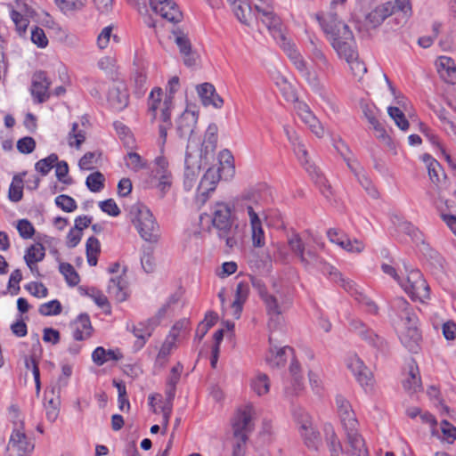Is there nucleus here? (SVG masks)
<instances>
[{
	"label": "nucleus",
	"mask_w": 456,
	"mask_h": 456,
	"mask_svg": "<svg viewBox=\"0 0 456 456\" xmlns=\"http://www.w3.org/2000/svg\"><path fill=\"white\" fill-rule=\"evenodd\" d=\"M249 281H241L237 284L236 291H235V299L232 304V308L233 310V316L236 319L240 317L243 305L247 301L249 295V282L252 287L256 289L259 297L265 304V310L267 314L270 316V323L269 325H276L279 322L280 316L290 305V298L287 294V291L284 288L278 285L276 282H273V293H269L265 282L262 279L249 275Z\"/></svg>",
	"instance_id": "nucleus-1"
},
{
	"label": "nucleus",
	"mask_w": 456,
	"mask_h": 456,
	"mask_svg": "<svg viewBox=\"0 0 456 456\" xmlns=\"http://www.w3.org/2000/svg\"><path fill=\"white\" fill-rule=\"evenodd\" d=\"M211 224L220 240L225 241L229 248L237 246L240 232L239 224H235L232 207L226 202L216 201L211 208Z\"/></svg>",
	"instance_id": "nucleus-2"
},
{
	"label": "nucleus",
	"mask_w": 456,
	"mask_h": 456,
	"mask_svg": "<svg viewBox=\"0 0 456 456\" xmlns=\"http://www.w3.org/2000/svg\"><path fill=\"white\" fill-rule=\"evenodd\" d=\"M288 244L305 269H315L324 274L331 271V265L317 253L316 248L306 245L298 233L294 232L289 237Z\"/></svg>",
	"instance_id": "nucleus-3"
},
{
	"label": "nucleus",
	"mask_w": 456,
	"mask_h": 456,
	"mask_svg": "<svg viewBox=\"0 0 456 456\" xmlns=\"http://www.w3.org/2000/svg\"><path fill=\"white\" fill-rule=\"evenodd\" d=\"M411 13L410 0H395L376 7L366 16V21L370 27L376 28L390 15H395L400 23H405Z\"/></svg>",
	"instance_id": "nucleus-4"
},
{
	"label": "nucleus",
	"mask_w": 456,
	"mask_h": 456,
	"mask_svg": "<svg viewBox=\"0 0 456 456\" xmlns=\"http://www.w3.org/2000/svg\"><path fill=\"white\" fill-rule=\"evenodd\" d=\"M253 406L247 405L243 410L238 411L232 419V428L235 443L232 446V456H244L245 446L248 434L253 430L252 420Z\"/></svg>",
	"instance_id": "nucleus-5"
},
{
	"label": "nucleus",
	"mask_w": 456,
	"mask_h": 456,
	"mask_svg": "<svg viewBox=\"0 0 456 456\" xmlns=\"http://www.w3.org/2000/svg\"><path fill=\"white\" fill-rule=\"evenodd\" d=\"M9 411L12 414L13 423L8 444V450L11 452L9 456H29L34 450V444L28 439L23 430L24 423L19 419V409L16 405H11Z\"/></svg>",
	"instance_id": "nucleus-6"
},
{
	"label": "nucleus",
	"mask_w": 456,
	"mask_h": 456,
	"mask_svg": "<svg viewBox=\"0 0 456 456\" xmlns=\"http://www.w3.org/2000/svg\"><path fill=\"white\" fill-rule=\"evenodd\" d=\"M236 204L240 211L247 212L249 220L266 217L265 209V194L256 188L245 190L236 199Z\"/></svg>",
	"instance_id": "nucleus-7"
},
{
	"label": "nucleus",
	"mask_w": 456,
	"mask_h": 456,
	"mask_svg": "<svg viewBox=\"0 0 456 456\" xmlns=\"http://www.w3.org/2000/svg\"><path fill=\"white\" fill-rule=\"evenodd\" d=\"M331 45L340 58L355 65L357 69L362 68V71L366 72L363 64L357 61L358 54L354 49V37L349 27H343L342 34L331 40Z\"/></svg>",
	"instance_id": "nucleus-8"
},
{
	"label": "nucleus",
	"mask_w": 456,
	"mask_h": 456,
	"mask_svg": "<svg viewBox=\"0 0 456 456\" xmlns=\"http://www.w3.org/2000/svg\"><path fill=\"white\" fill-rule=\"evenodd\" d=\"M141 237L149 242H156L159 238V225L151 212L145 206L136 208V216L132 220Z\"/></svg>",
	"instance_id": "nucleus-9"
},
{
	"label": "nucleus",
	"mask_w": 456,
	"mask_h": 456,
	"mask_svg": "<svg viewBox=\"0 0 456 456\" xmlns=\"http://www.w3.org/2000/svg\"><path fill=\"white\" fill-rule=\"evenodd\" d=\"M298 425V431L305 446L315 452L319 451L322 444L320 432L314 427L311 417L307 412L298 411L295 413Z\"/></svg>",
	"instance_id": "nucleus-10"
},
{
	"label": "nucleus",
	"mask_w": 456,
	"mask_h": 456,
	"mask_svg": "<svg viewBox=\"0 0 456 456\" xmlns=\"http://www.w3.org/2000/svg\"><path fill=\"white\" fill-rule=\"evenodd\" d=\"M293 149L301 164L305 167L306 171L314 180V183L320 187L322 193L326 198H329L330 194H331L330 185L328 184V181L321 173L319 168L309 163L308 153L305 145L299 141L293 145Z\"/></svg>",
	"instance_id": "nucleus-11"
},
{
	"label": "nucleus",
	"mask_w": 456,
	"mask_h": 456,
	"mask_svg": "<svg viewBox=\"0 0 456 456\" xmlns=\"http://www.w3.org/2000/svg\"><path fill=\"white\" fill-rule=\"evenodd\" d=\"M288 55L289 58L291 60L292 63L294 64V66L296 67V69L300 72V74L306 80L309 86H311L314 89L316 90L322 88L321 79L317 73L309 69L306 61L297 50H289Z\"/></svg>",
	"instance_id": "nucleus-12"
},
{
	"label": "nucleus",
	"mask_w": 456,
	"mask_h": 456,
	"mask_svg": "<svg viewBox=\"0 0 456 456\" xmlns=\"http://www.w3.org/2000/svg\"><path fill=\"white\" fill-rule=\"evenodd\" d=\"M151 8L167 20L178 23L183 19V13L173 0H150Z\"/></svg>",
	"instance_id": "nucleus-13"
},
{
	"label": "nucleus",
	"mask_w": 456,
	"mask_h": 456,
	"mask_svg": "<svg viewBox=\"0 0 456 456\" xmlns=\"http://www.w3.org/2000/svg\"><path fill=\"white\" fill-rule=\"evenodd\" d=\"M315 18L323 32L327 36H330V40H333L334 37H338L342 34L343 27H348V25L338 19L337 13L332 12L328 13H316Z\"/></svg>",
	"instance_id": "nucleus-14"
},
{
	"label": "nucleus",
	"mask_w": 456,
	"mask_h": 456,
	"mask_svg": "<svg viewBox=\"0 0 456 456\" xmlns=\"http://www.w3.org/2000/svg\"><path fill=\"white\" fill-rule=\"evenodd\" d=\"M346 438V448L344 453L348 456H369V451L366 444L361 434L358 432L357 428L351 429H344Z\"/></svg>",
	"instance_id": "nucleus-15"
},
{
	"label": "nucleus",
	"mask_w": 456,
	"mask_h": 456,
	"mask_svg": "<svg viewBox=\"0 0 456 456\" xmlns=\"http://www.w3.org/2000/svg\"><path fill=\"white\" fill-rule=\"evenodd\" d=\"M335 403L343 429L352 430V428H357L359 422L350 402L342 395H338L335 398Z\"/></svg>",
	"instance_id": "nucleus-16"
},
{
	"label": "nucleus",
	"mask_w": 456,
	"mask_h": 456,
	"mask_svg": "<svg viewBox=\"0 0 456 456\" xmlns=\"http://www.w3.org/2000/svg\"><path fill=\"white\" fill-rule=\"evenodd\" d=\"M158 323L159 322L155 318H151L146 322H139L137 325L132 324L131 327L127 325V330H130L137 338L134 344L135 351H138L144 346Z\"/></svg>",
	"instance_id": "nucleus-17"
},
{
	"label": "nucleus",
	"mask_w": 456,
	"mask_h": 456,
	"mask_svg": "<svg viewBox=\"0 0 456 456\" xmlns=\"http://www.w3.org/2000/svg\"><path fill=\"white\" fill-rule=\"evenodd\" d=\"M308 51L309 58L321 72L328 74L333 71V66L326 57L322 45L317 39L312 37L309 39Z\"/></svg>",
	"instance_id": "nucleus-18"
},
{
	"label": "nucleus",
	"mask_w": 456,
	"mask_h": 456,
	"mask_svg": "<svg viewBox=\"0 0 456 456\" xmlns=\"http://www.w3.org/2000/svg\"><path fill=\"white\" fill-rule=\"evenodd\" d=\"M173 35L175 37V43L183 57L184 65L187 67L196 65L197 54L192 52L191 44L187 35L179 28L173 30Z\"/></svg>",
	"instance_id": "nucleus-19"
},
{
	"label": "nucleus",
	"mask_w": 456,
	"mask_h": 456,
	"mask_svg": "<svg viewBox=\"0 0 456 456\" xmlns=\"http://www.w3.org/2000/svg\"><path fill=\"white\" fill-rule=\"evenodd\" d=\"M108 101L110 106L118 111L123 110L129 102V94L126 84L123 81H118L110 89Z\"/></svg>",
	"instance_id": "nucleus-20"
},
{
	"label": "nucleus",
	"mask_w": 456,
	"mask_h": 456,
	"mask_svg": "<svg viewBox=\"0 0 456 456\" xmlns=\"http://www.w3.org/2000/svg\"><path fill=\"white\" fill-rule=\"evenodd\" d=\"M391 307L398 317L404 321L405 327L418 325L419 319L415 309L403 297L395 298Z\"/></svg>",
	"instance_id": "nucleus-21"
},
{
	"label": "nucleus",
	"mask_w": 456,
	"mask_h": 456,
	"mask_svg": "<svg viewBox=\"0 0 456 456\" xmlns=\"http://www.w3.org/2000/svg\"><path fill=\"white\" fill-rule=\"evenodd\" d=\"M51 85L46 73L39 70L34 73L32 78L31 94L37 102L43 103L49 98L48 89Z\"/></svg>",
	"instance_id": "nucleus-22"
},
{
	"label": "nucleus",
	"mask_w": 456,
	"mask_h": 456,
	"mask_svg": "<svg viewBox=\"0 0 456 456\" xmlns=\"http://www.w3.org/2000/svg\"><path fill=\"white\" fill-rule=\"evenodd\" d=\"M217 126L214 123L208 126L200 150V159L205 162L214 159V152L217 144Z\"/></svg>",
	"instance_id": "nucleus-23"
},
{
	"label": "nucleus",
	"mask_w": 456,
	"mask_h": 456,
	"mask_svg": "<svg viewBox=\"0 0 456 456\" xmlns=\"http://www.w3.org/2000/svg\"><path fill=\"white\" fill-rule=\"evenodd\" d=\"M198 121L195 111L185 110L176 121V132L180 138H190Z\"/></svg>",
	"instance_id": "nucleus-24"
},
{
	"label": "nucleus",
	"mask_w": 456,
	"mask_h": 456,
	"mask_svg": "<svg viewBox=\"0 0 456 456\" xmlns=\"http://www.w3.org/2000/svg\"><path fill=\"white\" fill-rule=\"evenodd\" d=\"M126 267L123 269L121 275L111 278L109 281L107 292L110 297H113L117 302H123L127 298V281L125 277Z\"/></svg>",
	"instance_id": "nucleus-25"
},
{
	"label": "nucleus",
	"mask_w": 456,
	"mask_h": 456,
	"mask_svg": "<svg viewBox=\"0 0 456 456\" xmlns=\"http://www.w3.org/2000/svg\"><path fill=\"white\" fill-rule=\"evenodd\" d=\"M347 367L352 370L362 387L371 385L372 374L359 357L354 355L349 358Z\"/></svg>",
	"instance_id": "nucleus-26"
},
{
	"label": "nucleus",
	"mask_w": 456,
	"mask_h": 456,
	"mask_svg": "<svg viewBox=\"0 0 456 456\" xmlns=\"http://www.w3.org/2000/svg\"><path fill=\"white\" fill-rule=\"evenodd\" d=\"M400 340L403 346L411 353H417L419 349V342L421 340V334L418 325L406 326L401 331L399 336Z\"/></svg>",
	"instance_id": "nucleus-27"
},
{
	"label": "nucleus",
	"mask_w": 456,
	"mask_h": 456,
	"mask_svg": "<svg viewBox=\"0 0 456 456\" xmlns=\"http://www.w3.org/2000/svg\"><path fill=\"white\" fill-rule=\"evenodd\" d=\"M323 432L325 436V443L329 449L330 456H340L344 453V448L340 439L336 434L334 428L331 424H325L323 427Z\"/></svg>",
	"instance_id": "nucleus-28"
},
{
	"label": "nucleus",
	"mask_w": 456,
	"mask_h": 456,
	"mask_svg": "<svg viewBox=\"0 0 456 456\" xmlns=\"http://www.w3.org/2000/svg\"><path fill=\"white\" fill-rule=\"evenodd\" d=\"M338 235L339 231L334 228L329 229L327 232V236L332 243L339 245L342 248L346 249L348 252L360 253L364 249V244L362 243V241L354 240V243H355V246H353L352 240L348 239L347 236H346L344 239H335V236Z\"/></svg>",
	"instance_id": "nucleus-29"
},
{
	"label": "nucleus",
	"mask_w": 456,
	"mask_h": 456,
	"mask_svg": "<svg viewBox=\"0 0 456 456\" xmlns=\"http://www.w3.org/2000/svg\"><path fill=\"white\" fill-rule=\"evenodd\" d=\"M75 325L76 328L73 332L75 340L82 341L91 337L93 327L87 314H79L75 322Z\"/></svg>",
	"instance_id": "nucleus-30"
},
{
	"label": "nucleus",
	"mask_w": 456,
	"mask_h": 456,
	"mask_svg": "<svg viewBox=\"0 0 456 456\" xmlns=\"http://www.w3.org/2000/svg\"><path fill=\"white\" fill-rule=\"evenodd\" d=\"M359 324V336L378 351L385 352L387 348L386 340L373 330L367 329L362 322Z\"/></svg>",
	"instance_id": "nucleus-31"
},
{
	"label": "nucleus",
	"mask_w": 456,
	"mask_h": 456,
	"mask_svg": "<svg viewBox=\"0 0 456 456\" xmlns=\"http://www.w3.org/2000/svg\"><path fill=\"white\" fill-rule=\"evenodd\" d=\"M294 349L290 346H283L274 352L273 348L270 349L266 355V362L273 368H280L285 365L288 355H293Z\"/></svg>",
	"instance_id": "nucleus-32"
},
{
	"label": "nucleus",
	"mask_w": 456,
	"mask_h": 456,
	"mask_svg": "<svg viewBox=\"0 0 456 456\" xmlns=\"http://www.w3.org/2000/svg\"><path fill=\"white\" fill-rule=\"evenodd\" d=\"M122 358L123 354L119 350H106L102 346L96 347L92 354L93 362L98 366H102L110 360L118 361Z\"/></svg>",
	"instance_id": "nucleus-33"
},
{
	"label": "nucleus",
	"mask_w": 456,
	"mask_h": 456,
	"mask_svg": "<svg viewBox=\"0 0 456 456\" xmlns=\"http://www.w3.org/2000/svg\"><path fill=\"white\" fill-rule=\"evenodd\" d=\"M27 175V172H21L15 175L12 177V181L9 187L8 199L12 202H19L23 197L24 181L23 177Z\"/></svg>",
	"instance_id": "nucleus-34"
},
{
	"label": "nucleus",
	"mask_w": 456,
	"mask_h": 456,
	"mask_svg": "<svg viewBox=\"0 0 456 456\" xmlns=\"http://www.w3.org/2000/svg\"><path fill=\"white\" fill-rule=\"evenodd\" d=\"M53 395L54 388H52L50 391L45 392V415L47 419L50 420L51 422L55 421L59 415L60 399L59 396L54 398Z\"/></svg>",
	"instance_id": "nucleus-35"
},
{
	"label": "nucleus",
	"mask_w": 456,
	"mask_h": 456,
	"mask_svg": "<svg viewBox=\"0 0 456 456\" xmlns=\"http://www.w3.org/2000/svg\"><path fill=\"white\" fill-rule=\"evenodd\" d=\"M403 289L413 300L423 301L429 297V286L425 280L415 285H403Z\"/></svg>",
	"instance_id": "nucleus-36"
},
{
	"label": "nucleus",
	"mask_w": 456,
	"mask_h": 456,
	"mask_svg": "<svg viewBox=\"0 0 456 456\" xmlns=\"http://www.w3.org/2000/svg\"><path fill=\"white\" fill-rule=\"evenodd\" d=\"M403 388L410 393H415L420 389L421 380L418 366L414 364L409 366L408 378L403 380Z\"/></svg>",
	"instance_id": "nucleus-37"
},
{
	"label": "nucleus",
	"mask_w": 456,
	"mask_h": 456,
	"mask_svg": "<svg viewBox=\"0 0 456 456\" xmlns=\"http://www.w3.org/2000/svg\"><path fill=\"white\" fill-rule=\"evenodd\" d=\"M256 11L262 15L261 20L269 30L281 31V19L271 10L255 6Z\"/></svg>",
	"instance_id": "nucleus-38"
},
{
	"label": "nucleus",
	"mask_w": 456,
	"mask_h": 456,
	"mask_svg": "<svg viewBox=\"0 0 456 456\" xmlns=\"http://www.w3.org/2000/svg\"><path fill=\"white\" fill-rule=\"evenodd\" d=\"M45 247L40 243L32 245L27 249L24 260L31 271H33L32 265L34 263L40 262L44 259L45 256Z\"/></svg>",
	"instance_id": "nucleus-39"
},
{
	"label": "nucleus",
	"mask_w": 456,
	"mask_h": 456,
	"mask_svg": "<svg viewBox=\"0 0 456 456\" xmlns=\"http://www.w3.org/2000/svg\"><path fill=\"white\" fill-rule=\"evenodd\" d=\"M252 232V243L256 248H262L265 246V232L262 226L260 218L249 220Z\"/></svg>",
	"instance_id": "nucleus-40"
},
{
	"label": "nucleus",
	"mask_w": 456,
	"mask_h": 456,
	"mask_svg": "<svg viewBox=\"0 0 456 456\" xmlns=\"http://www.w3.org/2000/svg\"><path fill=\"white\" fill-rule=\"evenodd\" d=\"M251 389L258 395H266L270 390V380L266 374L258 373L251 382Z\"/></svg>",
	"instance_id": "nucleus-41"
},
{
	"label": "nucleus",
	"mask_w": 456,
	"mask_h": 456,
	"mask_svg": "<svg viewBox=\"0 0 456 456\" xmlns=\"http://www.w3.org/2000/svg\"><path fill=\"white\" fill-rule=\"evenodd\" d=\"M59 271L65 277V280L69 286L74 287L79 283L80 277L70 264L61 263L59 265Z\"/></svg>",
	"instance_id": "nucleus-42"
},
{
	"label": "nucleus",
	"mask_w": 456,
	"mask_h": 456,
	"mask_svg": "<svg viewBox=\"0 0 456 456\" xmlns=\"http://www.w3.org/2000/svg\"><path fill=\"white\" fill-rule=\"evenodd\" d=\"M362 111L370 126L379 122V110L371 102L362 101L360 102Z\"/></svg>",
	"instance_id": "nucleus-43"
},
{
	"label": "nucleus",
	"mask_w": 456,
	"mask_h": 456,
	"mask_svg": "<svg viewBox=\"0 0 456 456\" xmlns=\"http://www.w3.org/2000/svg\"><path fill=\"white\" fill-rule=\"evenodd\" d=\"M283 94L287 101H290L296 103L295 110L298 117L302 115V113H305L310 110L309 106L306 103L299 102L297 100V96L296 93L292 90L290 86H288L284 88Z\"/></svg>",
	"instance_id": "nucleus-44"
},
{
	"label": "nucleus",
	"mask_w": 456,
	"mask_h": 456,
	"mask_svg": "<svg viewBox=\"0 0 456 456\" xmlns=\"http://www.w3.org/2000/svg\"><path fill=\"white\" fill-rule=\"evenodd\" d=\"M126 166L134 172L146 168V161L136 152H128L125 157Z\"/></svg>",
	"instance_id": "nucleus-45"
},
{
	"label": "nucleus",
	"mask_w": 456,
	"mask_h": 456,
	"mask_svg": "<svg viewBox=\"0 0 456 456\" xmlns=\"http://www.w3.org/2000/svg\"><path fill=\"white\" fill-rule=\"evenodd\" d=\"M58 161V155L55 153L50 154L48 157L38 160L35 164V169L39 172L42 175H46L51 169L54 167V164Z\"/></svg>",
	"instance_id": "nucleus-46"
},
{
	"label": "nucleus",
	"mask_w": 456,
	"mask_h": 456,
	"mask_svg": "<svg viewBox=\"0 0 456 456\" xmlns=\"http://www.w3.org/2000/svg\"><path fill=\"white\" fill-rule=\"evenodd\" d=\"M387 113L401 130L406 131L409 128V122L404 113L398 107H388Z\"/></svg>",
	"instance_id": "nucleus-47"
},
{
	"label": "nucleus",
	"mask_w": 456,
	"mask_h": 456,
	"mask_svg": "<svg viewBox=\"0 0 456 456\" xmlns=\"http://www.w3.org/2000/svg\"><path fill=\"white\" fill-rule=\"evenodd\" d=\"M104 175L101 172L96 171L87 176L86 184L91 191L98 192L104 187Z\"/></svg>",
	"instance_id": "nucleus-48"
},
{
	"label": "nucleus",
	"mask_w": 456,
	"mask_h": 456,
	"mask_svg": "<svg viewBox=\"0 0 456 456\" xmlns=\"http://www.w3.org/2000/svg\"><path fill=\"white\" fill-rule=\"evenodd\" d=\"M25 368L32 371L35 383H36V389L37 393L38 394L40 392V370L38 367V362L37 359H35L34 355L25 356L24 359Z\"/></svg>",
	"instance_id": "nucleus-49"
},
{
	"label": "nucleus",
	"mask_w": 456,
	"mask_h": 456,
	"mask_svg": "<svg viewBox=\"0 0 456 456\" xmlns=\"http://www.w3.org/2000/svg\"><path fill=\"white\" fill-rule=\"evenodd\" d=\"M428 172L430 180L435 184H438L441 183V181H442L441 175L444 178H446V175H445L442 166L440 165V163L437 160H432L431 162H428Z\"/></svg>",
	"instance_id": "nucleus-50"
},
{
	"label": "nucleus",
	"mask_w": 456,
	"mask_h": 456,
	"mask_svg": "<svg viewBox=\"0 0 456 456\" xmlns=\"http://www.w3.org/2000/svg\"><path fill=\"white\" fill-rule=\"evenodd\" d=\"M61 311V304L57 299L42 304L38 309L39 314L44 316L58 315Z\"/></svg>",
	"instance_id": "nucleus-51"
},
{
	"label": "nucleus",
	"mask_w": 456,
	"mask_h": 456,
	"mask_svg": "<svg viewBox=\"0 0 456 456\" xmlns=\"http://www.w3.org/2000/svg\"><path fill=\"white\" fill-rule=\"evenodd\" d=\"M405 272L407 273V278L405 281L400 280L399 284L403 288V285H415L424 280L422 273L418 269H413L407 264H403Z\"/></svg>",
	"instance_id": "nucleus-52"
},
{
	"label": "nucleus",
	"mask_w": 456,
	"mask_h": 456,
	"mask_svg": "<svg viewBox=\"0 0 456 456\" xmlns=\"http://www.w3.org/2000/svg\"><path fill=\"white\" fill-rule=\"evenodd\" d=\"M86 0H55V4L64 13L78 11L85 6Z\"/></svg>",
	"instance_id": "nucleus-53"
},
{
	"label": "nucleus",
	"mask_w": 456,
	"mask_h": 456,
	"mask_svg": "<svg viewBox=\"0 0 456 456\" xmlns=\"http://www.w3.org/2000/svg\"><path fill=\"white\" fill-rule=\"evenodd\" d=\"M55 204L65 212H73L77 205L73 198L69 195L61 194L55 198Z\"/></svg>",
	"instance_id": "nucleus-54"
},
{
	"label": "nucleus",
	"mask_w": 456,
	"mask_h": 456,
	"mask_svg": "<svg viewBox=\"0 0 456 456\" xmlns=\"http://www.w3.org/2000/svg\"><path fill=\"white\" fill-rule=\"evenodd\" d=\"M152 254L153 248L147 247L143 249V254L141 257L142 267L147 273H152L155 268V261Z\"/></svg>",
	"instance_id": "nucleus-55"
},
{
	"label": "nucleus",
	"mask_w": 456,
	"mask_h": 456,
	"mask_svg": "<svg viewBox=\"0 0 456 456\" xmlns=\"http://www.w3.org/2000/svg\"><path fill=\"white\" fill-rule=\"evenodd\" d=\"M233 12L237 19L243 24H248V16L251 13V6L249 4L243 3L239 0V4L233 7Z\"/></svg>",
	"instance_id": "nucleus-56"
},
{
	"label": "nucleus",
	"mask_w": 456,
	"mask_h": 456,
	"mask_svg": "<svg viewBox=\"0 0 456 456\" xmlns=\"http://www.w3.org/2000/svg\"><path fill=\"white\" fill-rule=\"evenodd\" d=\"M17 230L22 239L28 240L35 234V228L28 219H20L17 223Z\"/></svg>",
	"instance_id": "nucleus-57"
},
{
	"label": "nucleus",
	"mask_w": 456,
	"mask_h": 456,
	"mask_svg": "<svg viewBox=\"0 0 456 456\" xmlns=\"http://www.w3.org/2000/svg\"><path fill=\"white\" fill-rule=\"evenodd\" d=\"M331 280L335 282H338V283H340L341 287L348 291V292H352L354 290V284L351 281H348V280H346L345 278L342 277V274L337 270L335 269L333 266H331V271H329L327 273ZM355 292H357L355 289H354Z\"/></svg>",
	"instance_id": "nucleus-58"
},
{
	"label": "nucleus",
	"mask_w": 456,
	"mask_h": 456,
	"mask_svg": "<svg viewBox=\"0 0 456 456\" xmlns=\"http://www.w3.org/2000/svg\"><path fill=\"white\" fill-rule=\"evenodd\" d=\"M197 91L202 103L205 106H208L210 97L213 96V94L215 93V86L210 83H203L197 86Z\"/></svg>",
	"instance_id": "nucleus-59"
},
{
	"label": "nucleus",
	"mask_w": 456,
	"mask_h": 456,
	"mask_svg": "<svg viewBox=\"0 0 456 456\" xmlns=\"http://www.w3.org/2000/svg\"><path fill=\"white\" fill-rule=\"evenodd\" d=\"M35 148L36 141L30 136H25L17 142V150L22 154H29Z\"/></svg>",
	"instance_id": "nucleus-60"
},
{
	"label": "nucleus",
	"mask_w": 456,
	"mask_h": 456,
	"mask_svg": "<svg viewBox=\"0 0 456 456\" xmlns=\"http://www.w3.org/2000/svg\"><path fill=\"white\" fill-rule=\"evenodd\" d=\"M374 131L376 132V137L382 142L384 144L387 145L390 148H393L394 143L390 136L388 135L387 130L384 126L379 121L376 124L371 126Z\"/></svg>",
	"instance_id": "nucleus-61"
},
{
	"label": "nucleus",
	"mask_w": 456,
	"mask_h": 456,
	"mask_svg": "<svg viewBox=\"0 0 456 456\" xmlns=\"http://www.w3.org/2000/svg\"><path fill=\"white\" fill-rule=\"evenodd\" d=\"M31 41L40 48L48 45V39L43 28L35 27L31 31Z\"/></svg>",
	"instance_id": "nucleus-62"
},
{
	"label": "nucleus",
	"mask_w": 456,
	"mask_h": 456,
	"mask_svg": "<svg viewBox=\"0 0 456 456\" xmlns=\"http://www.w3.org/2000/svg\"><path fill=\"white\" fill-rule=\"evenodd\" d=\"M157 175L159 176V183L157 187L161 191V197H164V195L169 190L172 184V175L170 171H163L162 173Z\"/></svg>",
	"instance_id": "nucleus-63"
},
{
	"label": "nucleus",
	"mask_w": 456,
	"mask_h": 456,
	"mask_svg": "<svg viewBox=\"0 0 456 456\" xmlns=\"http://www.w3.org/2000/svg\"><path fill=\"white\" fill-rule=\"evenodd\" d=\"M11 18L20 34L26 32L29 23L28 19H26L20 12L13 9L11 11Z\"/></svg>",
	"instance_id": "nucleus-64"
}]
</instances>
